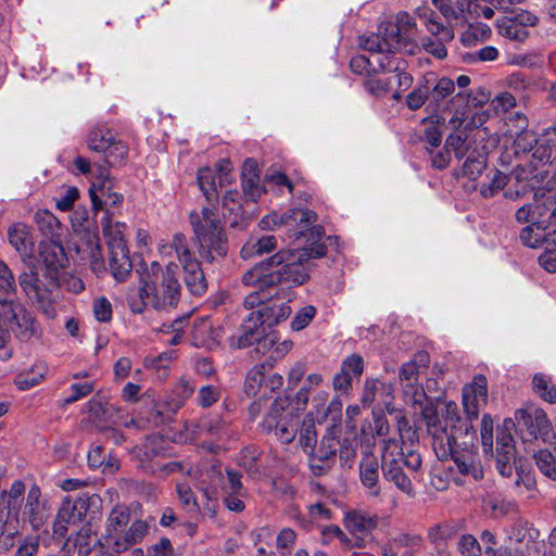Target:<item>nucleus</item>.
Masks as SVG:
<instances>
[{"instance_id": "nucleus-1", "label": "nucleus", "mask_w": 556, "mask_h": 556, "mask_svg": "<svg viewBox=\"0 0 556 556\" xmlns=\"http://www.w3.org/2000/svg\"><path fill=\"white\" fill-rule=\"evenodd\" d=\"M486 401V379L484 376H476L462 391L465 418L459 415L458 405L454 401H445L441 410L434 407L424 410L427 432L432 438L437 457L441 460L451 458L458 472L473 481L483 477V470L476 447L477 435L472 420L478 418Z\"/></svg>"}, {"instance_id": "nucleus-2", "label": "nucleus", "mask_w": 556, "mask_h": 556, "mask_svg": "<svg viewBox=\"0 0 556 556\" xmlns=\"http://www.w3.org/2000/svg\"><path fill=\"white\" fill-rule=\"evenodd\" d=\"M316 248L314 255L312 249L305 245L281 248L275 255L248 270L242 276V282L256 290L245 296L244 307L255 311V307L268 306L265 302L279 294L276 288L280 285L295 287L305 283L309 278L311 258L326 254V245Z\"/></svg>"}, {"instance_id": "nucleus-3", "label": "nucleus", "mask_w": 556, "mask_h": 556, "mask_svg": "<svg viewBox=\"0 0 556 556\" xmlns=\"http://www.w3.org/2000/svg\"><path fill=\"white\" fill-rule=\"evenodd\" d=\"M16 291V282L10 267L0 260V358L9 361L13 350L9 344L12 332L21 341L41 337L40 325L26 308L5 296Z\"/></svg>"}, {"instance_id": "nucleus-4", "label": "nucleus", "mask_w": 556, "mask_h": 556, "mask_svg": "<svg viewBox=\"0 0 556 556\" xmlns=\"http://www.w3.org/2000/svg\"><path fill=\"white\" fill-rule=\"evenodd\" d=\"M87 146L94 153L92 161L78 155L74 165L84 175L94 174L99 181L109 178L111 167L122 166L127 161L128 146L105 125L90 129Z\"/></svg>"}, {"instance_id": "nucleus-5", "label": "nucleus", "mask_w": 556, "mask_h": 556, "mask_svg": "<svg viewBox=\"0 0 556 556\" xmlns=\"http://www.w3.org/2000/svg\"><path fill=\"white\" fill-rule=\"evenodd\" d=\"M177 268L173 263L162 268L157 262H151L146 276L141 278L139 299L129 300L130 309L134 313H141L147 304L156 309L176 306L181 290Z\"/></svg>"}, {"instance_id": "nucleus-6", "label": "nucleus", "mask_w": 556, "mask_h": 556, "mask_svg": "<svg viewBox=\"0 0 556 556\" xmlns=\"http://www.w3.org/2000/svg\"><path fill=\"white\" fill-rule=\"evenodd\" d=\"M320 382V375L311 374L305 381L306 388L298 392L295 401L288 396L277 397L261 422L262 430L273 432L282 443L292 442L299 430V412L305 408L308 390L318 387Z\"/></svg>"}, {"instance_id": "nucleus-7", "label": "nucleus", "mask_w": 556, "mask_h": 556, "mask_svg": "<svg viewBox=\"0 0 556 556\" xmlns=\"http://www.w3.org/2000/svg\"><path fill=\"white\" fill-rule=\"evenodd\" d=\"M455 92V83L448 77L435 79L430 87L429 102H427L426 111L430 113L429 117L422 119L426 123L440 124L444 122V117L440 116V112H453V116L448 121V125L458 130L468 117L469 113V93L459 90Z\"/></svg>"}, {"instance_id": "nucleus-8", "label": "nucleus", "mask_w": 556, "mask_h": 556, "mask_svg": "<svg viewBox=\"0 0 556 556\" xmlns=\"http://www.w3.org/2000/svg\"><path fill=\"white\" fill-rule=\"evenodd\" d=\"M380 72L375 68L364 81L365 89L372 96L383 97L392 92L393 99H400L402 91L410 87L413 76L405 71L404 59H391L386 62L384 56L376 60Z\"/></svg>"}, {"instance_id": "nucleus-9", "label": "nucleus", "mask_w": 556, "mask_h": 556, "mask_svg": "<svg viewBox=\"0 0 556 556\" xmlns=\"http://www.w3.org/2000/svg\"><path fill=\"white\" fill-rule=\"evenodd\" d=\"M16 250L26 267H33L41 271L43 277L55 280L68 264L63 245H16Z\"/></svg>"}, {"instance_id": "nucleus-10", "label": "nucleus", "mask_w": 556, "mask_h": 556, "mask_svg": "<svg viewBox=\"0 0 556 556\" xmlns=\"http://www.w3.org/2000/svg\"><path fill=\"white\" fill-rule=\"evenodd\" d=\"M18 278L21 288L26 296L36 302L42 314L49 319L56 316V308L53 302V290L56 289L58 280L52 277H43L42 273L27 267Z\"/></svg>"}, {"instance_id": "nucleus-11", "label": "nucleus", "mask_w": 556, "mask_h": 556, "mask_svg": "<svg viewBox=\"0 0 556 556\" xmlns=\"http://www.w3.org/2000/svg\"><path fill=\"white\" fill-rule=\"evenodd\" d=\"M427 355L418 354L414 358L404 363L399 370V381L406 404L419 409L424 415L427 407H433L428 404V396L419 382V376L427 368Z\"/></svg>"}, {"instance_id": "nucleus-12", "label": "nucleus", "mask_w": 556, "mask_h": 556, "mask_svg": "<svg viewBox=\"0 0 556 556\" xmlns=\"http://www.w3.org/2000/svg\"><path fill=\"white\" fill-rule=\"evenodd\" d=\"M381 468L387 481L392 482L408 497H415L416 492L412 479L404 471V454L397 440L383 441Z\"/></svg>"}, {"instance_id": "nucleus-13", "label": "nucleus", "mask_w": 556, "mask_h": 556, "mask_svg": "<svg viewBox=\"0 0 556 556\" xmlns=\"http://www.w3.org/2000/svg\"><path fill=\"white\" fill-rule=\"evenodd\" d=\"M317 214L311 210L290 208L282 215L271 214L262 218L260 225L263 229L270 228L271 225H299L301 230L296 232L295 240L304 235V229L309 231L312 243L320 241L325 235L321 226L315 225Z\"/></svg>"}, {"instance_id": "nucleus-14", "label": "nucleus", "mask_w": 556, "mask_h": 556, "mask_svg": "<svg viewBox=\"0 0 556 556\" xmlns=\"http://www.w3.org/2000/svg\"><path fill=\"white\" fill-rule=\"evenodd\" d=\"M395 386L379 378H367L364 383L362 403L365 407L376 405L378 409L393 412Z\"/></svg>"}, {"instance_id": "nucleus-15", "label": "nucleus", "mask_w": 556, "mask_h": 556, "mask_svg": "<svg viewBox=\"0 0 556 556\" xmlns=\"http://www.w3.org/2000/svg\"><path fill=\"white\" fill-rule=\"evenodd\" d=\"M267 308H256L252 311L243 320L240 329V334L237 339V346L239 349L253 345L254 343H263L266 345V329L270 318H265Z\"/></svg>"}, {"instance_id": "nucleus-16", "label": "nucleus", "mask_w": 556, "mask_h": 556, "mask_svg": "<svg viewBox=\"0 0 556 556\" xmlns=\"http://www.w3.org/2000/svg\"><path fill=\"white\" fill-rule=\"evenodd\" d=\"M190 220L199 242L222 243L224 241L223 227L211 207L204 206L201 215L191 213Z\"/></svg>"}, {"instance_id": "nucleus-17", "label": "nucleus", "mask_w": 556, "mask_h": 556, "mask_svg": "<svg viewBox=\"0 0 556 556\" xmlns=\"http://www.w3.org/2000/svg\"><path fill=\"white\" fill-rule=\"evenodd\" d=\"M185 271V282L188 290L194 295H201L206 290L203 270L194 257V252L187 245H173Z\"/></svg>"}, {"instance_id": "nucleus-18", "label": "nucleus", "mask_w": 556, "mask_h": 556, "mask_svg": "<svg viewBox=\"0 0 556 556\" xmlns=\"http://www.w3.org/2000/svg\"><path fill=\"white\" fill-rule=\"evenodd\" d=\"M386 31L392 41L399 46L397 51L404 50L405 52L414 53L417 49V25L415 18L407 12H400L396 15V23L394 25L388 24Z\"/></svg>"}, {"instance_id": "nucleus-19", "label": "nucleus", "mask_w": 556, "mask_h": 556, "mask_svg": "<svg viewBox=\"0 0 556 556\" xmlns=\"http://www.w3.org/2000/svg\"><path fill=\"white\" fill-rule=\"evenodd\" d=\"M88 508L89 503L86 497L79 496L74 501L65 498L54 520L53 534L58 538H64L67 534L68 526L81 521Z\"/></svg>"}, {"instance_id": "nucleus-20", "label": "nucleus", "mask_w": 556, "mask_h": 556, "mask_svg": "<svg viewBox=\"0 0 556 556\" xmlns=\"http://www.w3.org/2000/svg\"><path fill=\"white\" fill-rule=\"evenodd\" d=\"M136 264L142 266V260L129 245H110V269L117 281H125Z\"/></svg>"}, {"instance_id": "nucleus-21", "label": "nucleus", "mask_w": 556, "mask_h": 556, "mask_svg": "<svg viewBox=\"0 0 556 556\" xmlns=\"http://www.w3.org/2000/svg\"><path fill=\"white\" fill-rule=\"evenodd\" d=\"M359 45L364 50L371 53V58L375 61L378 60L379 56H384L386 62L391 59H401L395 55L399 46L392 41L391 37L386 31V27L383 31L380 29L378 34L372 33L369 36L362 37Z\"/></svg>"}, {"instance_id": "nucleus-22", "label": "nucleus", "mask_w": 556, "mask_h": 556, "mask_svg": "<svg viewBox=\"0 0 556 556\" xmlns=\"http://www.w3.org/2000/svg\"><path fill=\"white\" fill-rule=\"evenodd\" d=\"M538 18L529 12H522L516 18L502 17L496 21V28L501 36L510 40L523 41L529 33L527 25H535Z\"/></svg>"}, {"instance_id": "nucleus-23", "label": "nucleus", "mask_w": 556, "mask_h": 556, "mask_svg": "<svg viewBox=\"0 0 556 556\" xmlns=\"http://www.w3.org/2000/svg\"><path fill=\"white\" fill-rule=\"evenodd\" d=\"M359 480L369 498L381 497L382 489L379 480V463L374 455H365L359 464Z\"/></svg>"}, {"instance_id": "nucleus-24", "label": "nucleus", "mask_w": 556, "mask_h": 556, "mask_svg": "<svg viewBox=\"0 0 556 556\" xmlns=\"http://www.w3.org/2000/svg\"><path fill=\"white\" fill-rule=\"evenodd\" d=\"M223 216L231 227L242 228L244 226L249 215L238 190H229L223 197Z\"/></svg>"}, {"instance_id": "nucleus-25", "label": "nucleus", "mask_w": 556, "mask_h": 556, "mask_svg": "<svg viewBox=\"0 0 556 556\" xmlns=\"http://www.w3.org/2000/svg\"><path fill=\"white\" fill-rule=\"evenodd\" d=\"M533 203L539 223L556 225V188L551 186L547 190H536Z\"/></svg>"}, {"instance_id": "nucleus-26", "label": "nucleus", "mask_w": 556, "mask_h": 556, "mask_svg": "<svg viewBox=\"0 0 556 556\" xmlns=\"http://www.w3.org/2000/svg\"><path fill=\"white\" fill-rule=\"evenodd\" d=\"M35 222L48 243L62 242L67 229L50 211L38 210L35 214Z\"/></svg>"}, {"instance_id": "nucleus-27", "label": "nucleus", "mask_w": 556, "mask_h": 556, "mask_svg": "<svg viewBox=\"0 0 556 556\" xmlns=\"http://www.w3.org/2000/svg\"><path fill=\"white\" fill-rule=\"evenodd\" d=\"M519 420L530 430L532 434H539L545 440L551 432V421L546 413L534 406L518 410Z\"/></svg>"}, {"instance_id": "nucleus-28", "label": "nucleus", "mask_w": 556, "mask_h": 556, "mask_svg": "<svg viewBox=\"0 0 556 556\" xmlns=\"http://www.w3.org/2000/svg\"><path fill=\"white\" fill-rule=\"evenodd\" d=\"M92 206L96 211L102 210L103 205L110 207H118L124 197L121 193L112 191L110 177L99 181L98 186L93 182L89 189Z\"/></svg>"}, {"instance_id": "nucleus-29", "label": "nucleus", "mask_w": 556, "mask_h": 556, "mask_svg": "<svg viewBox=\"0 0 556 556\" xmlns=\"http://www.w3.org/2000/svg\"><path fill=\"white\" fill-rule=\"evenodd\" d=\"M344 526L357 539L367 538L377 527V518L361 510L345 513Z\"/></svg>"}, {"instance_id": "nucleus-30", "label": "nucleus", "mask_w": 556, "mask_h": 556, "mask_svg": "<svg viewBox=\"0 0 556 556\" xmlns=\"http://www.w3.org/2000/svg\"><path fill=\"white\" fill-rule=\"evenodd\" d=\"M148 530L149 526L146 521H134L125 534L117 535V538L112 542L114 551L116 553H122L130 546L138 544L143 540Z\"/></svg>"}, {"instance_id": "nucleus-31", "label": "nucleus", "mask_w": 556, "mask_h": 556, "mask_svg": "<svg viewBox=\"0 0 556 556\" xmlns=\"http://www.w3.org/2000/svg\"><path fill=\"white\" fill-rule=\"evenodd\" d=\"M40 489L33 485L28 491L24 509V515L34 529H39L47 518L43 505L40 503Z\"/></svg>"}, {"instance_id": "nucleus-32", "label": "nucleus", "mask_w": 556, "mask_h": 556, "mask_svg": "<svg viewBox=\"0 0 556 556\" xmlns=\"http://www.w3.org/2000/svg\"><path fill=\"white\" fill-rule=\"evenodd\" d=\"M260 177L256 170V163L248 160L242 170V190L247 201L255 202L261 198L263 189L260 186Z\"/></svg>"}, {"instance_id": "nucleus-33", "label": "nucleus", "mask_w": 556, "mask_h": 556, "mask_svg": "<svg viewBox=\"0 0 556 556\" xmlns=\"http://www.w3.org/2000/svg\"><path fill=\"white\" fill-rule=\"evenodd\" d=\"M192 339L195 346L211 348L217 342L218 330L214 329L211 320L203 317L193 324Z\"/></svg>"}, {"instance_id": "nucleus-34", "label": "nucleus", "mask_w": 556, "mask_h": 556, "mask_svg": "<svg viewBox=\"0 0 556 556\" xmlns=\"http://www.w3.org/2000/svg\"><path fill=\"white\" fill-rule=\"evenodd\" d=\"M419 17L425 27L432 36H440L445 41H451L454 38V33L451 27L444 26L438 18L434 11L430 9H419Z\"/></svg>"}, {"instance_id": "nucleus-35", "label": "nucleus", "mask_w": 556, "mask_h": 556, "mask_svg": "<svg viewBox=\"0 0 556 556\" xmlns=\"http://www.w3.org/2000/svg\"><path fill=\"white\" fill-rule=\"evenodd\" d=\"M175 351H165L157 356H148L144 358V367L153 369L160 380H164L169 375L170 364L176 359Z\"/></svg>"}, {"instance_id": "nucleus-36", "label": "nucleus", "mask_w": 556, "mask_h": 556, "mask_svg": "<svg viewBox=\"0 0 556 556\" xmlns=\"http://www.w3.org/2000/svg\"><path fill=\"white\" fill-rule=\"evenodd\" d=\"M100 545V539L93 531L91 525H85L77 532L74 541V546L77 549L78 556H88L91 551Z\"/></svg>"}, {"instance_id": "nucleus-37", "label": "nucleus", "mask_w": 556, "mask_h": 556, "mask_svg": "<svg viewBox=\"0 0 556 556\" xmlns=\"http://www.w3.org/2000/svg\"><path fill=\"white\" fill-rule=\"evenodd\" d=\"M47 374V367L43 363L35 364L29 370L20 372L14 380L18 390H28L40 383Z\"/></svg>"}, {"instance_id": "nucleus-38", "label": "nucleus", "mask_w": 556, "mask_h": 556, "mask_svg": "<svg viewBox=\"0 0 556 556\" xmlns=\"http://www.w3.org/2000/svg\"><path fill=\"white\" fill-rule=\"evenodd\" d=\"M198 184L210 204L217 202V184L214 170L208 167L200 168L198 170Z\"/></svg>"}, {"instance_id": "nucleus-39", "label": "nucleus", "mask_w": 556, "mask_h": 556, "mask_svg": "<svg viewBox=\"0 0 556 556\" xmlns=\"http://www.w3.org/2000/svg\"><path fill=\"white\" fill-rule=\"evenodd\" d=\"M515 118L519 124L520 131L516 135L515 138V147L517 150L527 152L531 151L535 148V144L539 143V139L536 136L530 131L527 130V118L522 114H515Z\"/></svg>"}, {"instance_id": "nucleus-40", "label": "nucleus", "mask_w": 556, "mask_h": 556, "mask_svg": "<svg viewBox=\"0 0 556 556\" xmlns=\"http://www.w3.org/2000/svg\"><path fill=\"white\" fill-rule=\"evenodd\" d=\"M463 164V174L468 178L476 180L486 168V156L484 152L471 151L465 155Z\"/></svg>"}, {"instance_id": "nucleus-41", "label": "nucleus", "mask_w": 556, "mask_h": 556, "mask_svg": "<svg viewBox=\"0 0 556 556\" xmlns=\"http://www.w3.org/2000/svg\"><path fill=\"white\" fill-rule=\"evenodd\" d=\"M534 392L547 403H556V387L545 374H535L532 380Z\"/></svg>"}, {"instance_id": "nucleus-42", "label": "nucleus", "mask_w": 556, "mask_h": 556, "mask_svg": "<svg viewBox=\"0 0 556 556\" xmlns=\"http://www.w3.org/2000/svg\"><path fill=\"white\" fill-rule=\"evenodd\" d=\"M434 8L443 15L447 24L456 22L463 17L464 2L452 0H431Z\"/></svg>"}, {"instance_id": "nucleus-43", "label": "nucleus", "mask_w": 556, "mask_h": 556, "mask_svg": "<svg viewBox=\"0 0 556 556\" xmlns=\"http://www.w3.org/2000/svg\"><path fill=\"white\" fill-rule=\"evenodd\" d=\"M129 521V513L122 507H115L108 518L106 543L111 544L117 538V527L126 526Z\"/></svg>"}, {"instance_id": "nucleus-44", "label": "nucleus", "mask_w": 556, "mask_h": 556, "mask_svg": "<svg viewBox=\"0 0 556 556\" xmlns=\"http://www.w3.org/2000/svg\"><path fill=\"white\" fill-rule=\"evenodd\" d=\"M103 235L108 240V243H118L125 241V231L127 229L126 224L124 223H115L112 224L111 216L106 213L102 220Z\"/></svg>"}, {"instance_id": "nucleus-45", "label": "nucleus", "mask_w": 556, "mask_h": 556, "mask_svg": "<svg viewBox=\"0 0 556 556\" xmlns=\"http://www.w3.org/2000/svg\"><path fill=\"white\" fill-rule=\"evenodd\" d=\"M491 34L492 30L486 24L479 23L475 26L471 25L466 31H464L460 40L464 46L470 47L489 39Z\"/></svg>"}, {"instance_id": "nucleus-46", "label": "nucleus", "mask_w": 556, "mask_h": 556, "mask_svg": "<svg viewBox=\"0 0 556 556\" xmlns=\"http://www.w3.org/2000/svg\"><path fill=\"white\" fill-rule=\"evenodd\" d=\"M275 250L276 245H242L240 254L244 260L260 258L261 261L256 263V265H258L275 255L278 252Z\"/></svg>"}, {"instance_id": "nucleus-47", "label": "nucleus", "mask_w": 556, "mask_h": 556, "mask_svg": "<svg viewBox=\"0 0 556 556\" xmlns=\"http://www.w3.org/2000/svg\"><path fill=\"white\" fill-rule=\"evenodd\" d=\"M264 366L253 367L247 376L244 390L248 395L255 396L265 386V376L263 372Z\"/></svg>"}, {"instance_id": "nucleus-48", "label": "nucleus", "mask_w": 556, "mask_h": 556, "mask_svg": "<svg viewBox=\"0 0 556 556\" xmlns=\"http://www.w3.org/2000/svg\"><path fill=\"white\" fill-rule=\"evenodd\" d=\"M540 471L552 480H556V458L551 452L543 450L534 455Z\"/></svg>"}, {"instance_id": "nucleus-49", "label": "nucleus", "mask_w": 556, "mask_h": 556, "mask_svg": "<svg viewBox=\"0 0 556 556\" xmlns=\"http://www.w3.org/2000/svg\"><path fill=\"white\" fill-rule=\"evenodd\" d=\"M25 492V485L22 481L16 480L12 483L7 494L9 514L17 520V511L20 509L21 501Z\"/></svg>"}, {"instance_id": "nucleus-50", "label": "nucleus", "mask_w": 556, "mask_h": 556, "mask_svg": "<svg viewBox=\"0 0 556 556\" xmlns=\"http://www.w3.org/2000/svg\"><path fill=\"white\" fill-rule=\"evenodd\" d=\"M507 184V176L500 170H493L492 177L489 184L480 185V193L484 198H491L500 190H502Z\"/></svg>"}, {"instance_id": "nucleus-51", "label": "nucleus", "mask_w": 556, "mask_h": 556, "mask_svg": "<svg viewBox=\"0 0 556 556\" xmlns=\"http://www.w3.org/2000/svg\"><path fill=\"white\" fill-rule=\"evenodd\" d=\"M430 86L418 85L406 97L408 109L416 111L429 102Z\"/></svg>"}, {"instance_id": "nucleus-52", "label": "nucleus", "mask_w": 556, "mask_h": 556, "mask_svg": "<svg viewBox=\"0 0 556 556\" xmlns=\"http://www.w3.org/2000/svg\"><path fill=\"white\" fill-rule=\"evenodd\" d=\"M544 227L539 224V225H533V224H530L528 226H526L525 228H522V230L520 231V240L522 241V243H531V241L533 240V243H556V237L555 238H552V239H548V238H542L541 235L539 232H535L534 233V230H542ZM554 236H556V230H554Z\"/></svg>"}, {"instance_id": "nucleus-53", "label": "nucleus", "mask_w": 556, "mask_h": 556, "mask_svg": "<svg viewBox=\"0 0 556 556\" xmlns=\"http://www.w3.org/2000/svg\"><path fill=\"white\" fill-rule=\"evenodd\" d=\"M9 243H31L30 227L24 223H15L8 230Z\"/></svg>"}, {"instance_id": "nucleus-54", "label": "nucleus", "mask_w": 556, "mask_h": 556, "mask_svg": "<svg viewBox=\"0 0 556 556\" xmlns=\"http://www.w3.org/2000/svg\"><path fill=\"white\" fill-rule=\"evenodd\" d=\"M316 307L313 305H305L300 308L291 321V328L294 331H300L306 328L316 315Z\"/></svg>"}, {"instance_id": "nucleus-55", "label": "nucleus", "mask_w": 556, "mask_h": 556, "mask_svg": "<svg viewBox=\"0 0 556 556\" xmlns=\"http://www.w3.org/2000/svg\"><path fill=\"white\" fill-rule=\"evenodd\" d=\"M375 60L366 55H355L350 61L351 71L358 75H366L367 77L372 73L375 67Z\"/></svg>"}, {"instance_id": "nucleus-56", "label": "nucleus", "mask_w": 556, "mask_h": 556, "mask_svg": "<svg viewBox=\"0 0 556 556\" xmlns=\"http://www.w3.org/2000/svg\"><path fill=\"white\" fill-rule=\"evenodd\" d=\"M262 308H267L265 312V318H270L268 327H271L273 325L278 324L279 321L285 320L290 316L292 312L288 303H281L279 305L271 304L268 306H263Z\"/></svg>"}, {"instance_id": "nucleus-57", "label": "nucleus", "mask_w": 556, "mask_h": 556, "mask_svg": "<svg viewBox=\"0 0 556 556\" xmlns=\"http://www.w3.org/2000/svg\"><path fill=\"white\" fill-rule=\"evenodd\" d=\"M60 287L66 289L70 292L76 293V294L80 293L85 289V285L79 277L72 275L65 270H62L59 274L56 288H60Z\"/></svg>"}, {"instance_id": "nucleus-58", "label": "nucleus", "mask_w": 556, "mask_h": 556, "mask_svg": "<svg viewBox=\"0 0 556 556\" xmlns=\"http://www.w3.org/2000/svg\"><path fill=\"white\" fill-rule=\"evenodd\" d=\"M446 42L442 38L432 39L431 37L421 38L422 48L431 55L439 60H443L447 55V50L444 45Z\"/></svg>"}, {"instance_id": "nucleus-59", "label": "nucleus", "mask_w": 556, "mask_h": 556, "mask_svg": "<svg viewBox=\"0 0 556 556\" xmlns=\"http://www.w3.org/2000/svg\"><path fill=\"white\" fill-rule=\"evenodd\" d=\"M92 312L94 318L100 323H108L112 318L111 302L104 298H97L92 303Z\"/></svg>"}, {"instance_id": "nucleus-60", "label": "nucleus", "mask_w": 556, "mask_h": 556, "mask_svg": "<svg viewBox=\"0 0 556 556\" xmlns=\"http://www.w3.org/2000/svg\"><path fill=\"white\" fill-rule=\"evenodd\" d=\"M466 136L462 131H457L452 134L446 139V147L448 150L453 151L457 159H463L468 152L465 148Z\"/></svg>"}, {"instance_id": "nucleus-61", "label": "nucleus", "mask_w": 556, "mask_h": 556, "mask_svg": "<svg viewBox=\"0 0 556 556\" xmlns=\"http://www.w3.org/2000/svg\"><path fill=\"white\" fill-rule=\"evenodd\" d=\"M458 549L463 556H481V547L471 534H464L458 541Z\"/></svg>"}, {"instance_id": "nucleus-62", "label": "nucleus", "mask_w": 556, "mask_h": 556, "mask_svg": "<svg viewBox=\"0 0 556 556\" xmlns=\"http://www.w3.org/2000/svg\"><path fill=\"white\" fill-rule=\"evenodd\" d=\"M316 442V431L312 418H305L300 429V443L304 447H311Z\"/></svg>"}, {"instance_id": "nucleus-63", "label": "nucleus", "mask_w": 556, "mask_h": 556, "mask_svg": "<svg viewBox=\"0 0 556 556\" xmlns=\"http://www.w3.org/2000/svg\"><path fill=\"white\" fill-rule=\"evenodd\" d=\"M341 368L346 374H349L351 377L352 376H355V377L361 376L364 370V362H363L362 356H359L357 354H352V355L348 356L343 361Z\"/></svg>"}, {"instance_id": "nucleus-64", "label": "nucleus", "mask_w": 556, "mask_h": 556, "mask_svg": "<svg viewBox=\"0 0 556 556\" xmlns=\"http://www.w3.org/2000/svg\"><path fill=\"white\" fill-rule=\"evenodd\" d=\"M219 390L214 386H204L199 390L198 401L202 407H208L218 401Z\"/></svg>"}]
</instances>
